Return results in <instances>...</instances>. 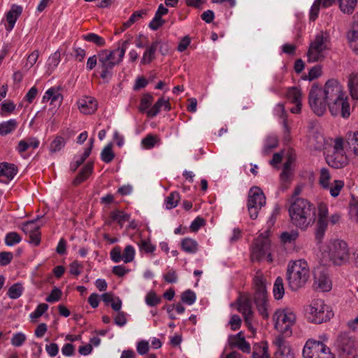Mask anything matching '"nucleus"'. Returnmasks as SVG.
Instances as JSON below:
<instances>
[{"label": "nucleus", "mask_w": 358, "mask_h": 358, "mask_svg": "<svg viewBox=\"0 0 358 358\" xmlns=\"http://www.w3.org/2000/svg\"><path fill=\"white\" fill-rule=\"evenodd\" d=\"M60 52L59 51L55 52L49 57V68L52 70L55 69L60 62Z\"/></svg>", "instance_id": "nucleus-62"}, {"label": "nucleus", "mask_w": 358, "mask_h": 358, "mask_svg": "<svg viewBox=\"0 0 358 358\" xmlns=\"http://www.w3.org/2000/svg\"><path fill=\"white\" fill-rule=\"evenodd\" d=\"M39 57V51L36 50L31 52L27 58V62L24 66V69L25 70H29L37 62V59Z\"/></svg>", "instance_id": "nucleus-50"}, {"label": "nucleus", "mask_w": 358, "mask_h": 358, "mask_svg": "<svg viewBox=\"0 0 358 358\" xmlns=\"http://www.w3.org/2000/svg\"><path fill=\"white\" fill-rule=\"evenodd\" d=\"M48 305L46 303H40L37 306L36 310L30 314L31 319H38L41 317L43 313L48 310Z\"/></svg>", "instance_id": "nucleus-54"}, {"label": "nucleus", "mask_w": 358, "mask_h": 358, "mask_svg": "<svg viewBox=\"0 0 358 358\" xmlns=\"http://www.w3.org/2000/svg\"><path fill=\"white\" fill-rule=\"evenodd\" d=\"M180 199V196L178 192H172L166 199V208L172 209L176 207Z\"/></svg>", "instance_id": "nucleus-41"}, {"label": "nucleus", "mask_w": 358, "mask_h": 358, "mask_svg": "<svg viewBox=\"0 0 358 358\" xmlns=\"http://www.w3.org/2000/svg\"><path fill=\"white\" fill-rule=\"evenodd\" d=\"M329 109L332 115H341L343 118H348L350 115V104L347 97L341 96L329 103Z\"/></svg>", "instance_id": "nucleus-15"}, {"label": "nucleus", "mask_w": 358, "mask_h": 358, "mask_svg": "<svg viewBox=\"0 0 358 358\" xmlns=\"http://www.w3.org/2000/svg\"><path fill=\"white\" fill-rule=\"evenodd\" d=\"M22 240L19 234L15 231L9 232L6 235L5 243L8 246H12L15 244L19 243Z\"/></svg>", "instance_id": "nucleus-46"}, {"label": "nucleus", "mask_w": 358, "mask_h": 358, "mask_svg": "<svg viewBox=\"0 0 358 358\" xmlns=\"http://www.w3.org/2000/svg\"><path fill=\"white\" fill-rule=\"evenodd\" d=\"M164 103V98H159L157 102L154 104V106L150 108L147 111V115L149 117H155L161 110V108L163 107V103Z\"/></svg>", "instance_id": "nucleus-44"}, {"label": "nucleus", "mask_w": 358, "mask_h": 358, "mask_svg": "<svg viewBox=\"0 0 358 358\" xmlns=\"http://www.w3.org/2000/svg\"><path fill=\"white\" fill-rule=\"evenodd\" d=\"M337 346L341 358H355L357 355L358 343L348 334L342 333L338 336Z\"/></svg>", "instance_id": "nucleus-9"}, {"label": "nucleus", "mask_w": 358, "mask_h": 358, "mask_svg": "<svg viewBox=\"0 0 358 358\" xmlns=\"http://www.w3.org/2000/svg\"><path fill=\"white\" fill-rule=\"evenodd\" d=\"M111 259L115 262L118 263L121 260H122V255L121 252V248L118 245L114 247L110 252Z\"/></svg>", "instance_id": "nucleus-64"}, {"label": "nucleus", "mask_w": 358, "mask_h": 358, "mask_svg": "<svg viewBox=\"0 0 358 358\" xmlns=\"http://www.w3.org/2000/svg\"><path fill=\"white\" fill-rule=\"evenodd\" d=\"M248 205L264 206L266 203V197L263 191L258 187H252L248 195Z\"/></svg>", "instance_id": "nucleus-18"}, {"label": "nucleus", "mask_w": 358, "mask_h": 358, "mask_svg": "<svg viewBox=\"0 0 358 358\" xmlns=\"http://www.w3.org/2000/svg\"><path fill=\"white\" fill-rule=\"evenodd\" d=\"M328 164L335 169H341L348 164V157L343 150V139L337 138L335 139L333 150L326 157Z\"/></svg>", "instance_id": "nucleus-10"}, {"label": "nucleus", "mask_w": 358, "mask_h": 358, "mask_svg": "<svg viewBox=\"0 0 358 358\" xmlns=\"http://www.w3.org/2000/svg\"><path fill=\"white\" fill-rule=\"evenodd\" d=\"M348 42L352 51L358 55V34H348Z\"/></svg>", "instance_id": "nucleus-63"}, {"label": "nucleus", "mask_w": 358, "mask_h": 358, "mask_svg": "<svg viewBox=\"0 0 358 358\" xmlns=\"http://www.w3.org/2000/svg\"><path fill=\"white\" fill-rule=\"evenodd\" d=\"M160 43V41L157 40L152 42V44L147 48V50L145 51L143 55L141 64H150L155 58V54Z\"/></svg>", "instance_id": "nucleus-26"}, {"label": "nucleus", "mask_w": 358, "mask_h": 358, "mask_svg": "<svg viewBox=\"0 0 358 358\" xmlns=\"http://www.w3.org/2000/svg\"><path fill=\"white\" fill-rule=\"evenodd\" d=\"M17 126L18 122L15 119L2 122L0 123V135L4 136L11 134L17 129Z\"/></svg>", "instance_id": "nucleus-27"}, {"label": "nucleus", "mask_w": 358, "mask_h": 358, "mask_svg": "<svg viewBox=\"0 0 358 358\" xmlns=\"http://www.w3.org/2000/svg\"><path fill=\"white\" fill-rule=\"evenodd\" d=\"M146 15V11L141 10L135 11L129 18V20L124 22V28L130 27L134 22L138 19L143 17V15Z\"/></svg>", "instance_id": "nucleus-51"}, {"label": "nucleus", "mask_w": 358, "mask_h": 358, "mask_svg": "<svg viewBox=\"0 0 358 358\" xmlns=\"http://www.w3.org/2000/svg\"><path fill=\"white\" fill-rule=\"evenodd\" d=\"M152 101L153 96H152V94L149 93L145 94L141 99L139 110L142 113H144L145 111L147 112V110L150 106Z\"/></svg>", "instance_id": "nucleus-43"}, {"label": "nucleus", "mask_w": 358, "mask_h": 358, "mask_svg": "<svg viewBox=\"0 0 358 358\" xmlns=\"http://www.w3.org/2000/svg\"><path fill=\"white\" fill-rule=\"evenodd\" d=\"M327 38L323 35L317 34L315 40L310 43L308 52V62H315L324 59V51L327 50Z\"/></svg>", "instance_id": "nucleus-13"}, {"label": "nucleus", "mask_w": 358, "mask_h": 358, "mask_svg": "<svg viewBox=\"0 0 358 358\" xmlns=\"http://www.w3.org/2000/svg\"><path fill=\"white\" fill-rule=\"evenodd\" d=\"M323 258H327L334 265L345 264L350 257L348 245L346 242L339 239L331 241L322 252Z\"/></svg>", "instance_id": "nucleus-4"}, {"label": "nucleus", "mask_w": 358, "mask_h": 358, "mask_svg": "<svg viewBox=\"0 0 358 358\" xmlns=\"http://www.w3.org/2000/svg\"><path fill=\"white\" fill-rule=\"evenodd\" d=\"M285 96L293 103L301 101V92L296 87L288 88Z\"/></svg>", "instance_id": "nucleus-34"}, {"label": "nucleus", "mask_w": 358, "mask_h": 358, "mask_svg": "<svg viewBox=\"0 0 358 358\" xmlns=\"http://www.w3.org/2000/svg\"><path fill=\"white\" fill-rule=\"evenodd\" d=\"M331 176L327 169L323 168L320 171L319 184L323 189H328L329 187V180Z\"/></svg>", "instance_id": "nucleus-40"}, {"label": "nucleus", "mask_w": 358, "mask_h": 358, "mask_svg": "<svg viewBox=\"0 0 358 358\" xmlns=\"http://www.w3.org/2000/svg\"><path fill=\"white\" fill-rule=\"evenodd\" d=\"M181 248L185 252L194 254L198 250V243L192 238H185L181 241Z\"/></svg>", "instance_id": "nucleus-30"}, {"label": "nucleus", "mask_w": 358, "mask_h": 358, "mask_svg": "<svg viewBox=\"0 0 358 358\" xmlns=\"http://www.w3.org/2000/svg\"><path fill=\"white\" fill-rule=\"evenodd\" d=\"M110 217L113 221L117 222L120 226H122L123 224L129 221V215L118 210L111 212Z\"/></svg>", "instance_id": "nucleus-37"}, {"label": "nucleus", "mask_w": 358, "mask_h": 358, "mask_svg": "<svg viewBox=\"0 0 358 358\" xmlns=\"http://www.w3.org/2000/svg\"><path fill=\"white\" fill-rule=\"evenodd\" d=\"M135 256V250L132 245H128L125 247L122 253V260L124 263L132 262Z\"/></svg>", "instance_id": "nucleus-48"}, {"label": "nucleus", "mask_w": 358, "mask_h": 358, "mask_svg": "<svg viewBox=\"0 0 358 358\" xmlns=\"http://www.w3.org/2000/svg\"><path fill=\"white\" fill-rule=\"evenodd\" d=\"M158 138L152 134L147 135L142 139V145L147 149L152 148L158 141Z\"/></svg>", "instance_id": "nucleus-52"}, {"label": "nucleus", "mask_w": 358, "mask_h": 358, "mask_svg": "<svg viewBox=\"0 0 358 358\" xmlns=\"http://www.w3.org/2000/svg\"><path fill=\"white\" fill-rule=\"evenodd\" d=\"M344 187V182L343 180H334V182L330 185L328 189H329L330 194L333 197H336L339 195L341 190Z\"/></svg>", "instance_id": "nucleus-45"}, {"label": "nucleus", "mask_w": 358, "mask_h": 358, "mask_svg": "<svg viewBox=\"0 0 358 358\" xmlns=\"http://www.w3.org/2000/svg\"><path fill=\"white\" fill-rule=\"evenodd\" d=\"M282 351H276L275 358H294V353L290 347H283Z\"/></svg>", "instance_id": "nucleus-59"}, {"label": "nucleus", "mask_w": 358, "mask_h": 358, "mask_svg": "<svg viewBox=\"0 0 358 358\" xmlns=\"http://www.w3.org/2000/svg\"><path fill=\"white\" fill-rule=\"evenodd\" d=\"M275 328L281 334H290V328L293 325L296 317L293 313H287L285 310L278 309L273 316Z\"/></svg>", "instance_id": "nucleus-12"}, {"label": "nucleus", "mask_w": 358, "mask_h": 358, "mask_svg": "<svg viewBox=\"0 0 358 358\" xmlns=\"http://www.w3.org/2000/svg\"><path fill=\"white\" fill-rule=\"evenodd\" d=\"M116 50H101L98 52L99 69H101L100 77L106 82L112 78L113 69L118 65L122 60L115 59Z\"/></svg>", "instance_id": "nucleus-5"}, {"label": "nucleus", "mask_w": 358, "mask_h": 358, "mask_svg": "<svg viewBox=\"0 0 358 358\" xmlns=\"http://www.w3.org/2000/svg\"><path fill=\"white\" fill-rule=\"evenodd\" d=\"M50 101L51 104L59 106L63 101V95L59 92V87H50L43 96V101Z\"/></svg>", "instance_id": "nucleus-20"}, {"label": "nucleus", "mask_w": 358, "mask_h": 358, "mask_svg": "<svg viewBox=\"0 0 358 358\" xmlns=\"http://www.w3.org/2000/svg\"><path fill=\"white\" fill-rule=\"evenodd\" d=\"M196 299V294L191 289H187L181 294V301L185 304L192 305Z\"/></svg>", "instance_id": "nucleus-42"}, {"label": "nucleus", "mask_w": 358, "mask_h": 358, "mask_svg": "<svg viewBox=\"0 0 358 358\" xmlns=\"http://www.w3.org/2000/svg\"><path fill=\"white\" fill-rule=\"evenodd\" d=\"M252 289L254 290V303L259 313L263 318H268L266 280L259 271L256 273L252 279Z\"/></svg>", "instance_id": "nucleus-3"}, {"label": "nucleus", "mask_w": 358, "mask_h": 358, "mask_svg": "<svg viewBox=\"0 0 358 358\" xmlns=\"http://www.w3.org/2000/svg\"><path fill=\"white\" fill-rule=\"evenodd\" d=\"M78 104L80 112L84 114H92L97 109L96 101L91 97L80 101Z\"/></svg>", "instance_id": "nucleus-24"}, {"label": "nucleus", "mask_w": 358, "mask_h": 358, "mask_svg": "<svg viewBox=\"0 0 358 358\" xmlns=\"http://www.w3.org/2000/svg\"><path fill=\"white\" fill-rule=\"evenodd\" d=\"M348 87L352 98L354 100H358V73H351L350 75Z\"/></svg>", "instance_id": "nucleus-29"}, {"label": "nucleus", "mask_w": 358, "mask_h": 358, "mask_svg": "<svg viewBox=\"0 0 358 358\" xmlns=\"http://www.w3.org/2000/svg\"><path fill=\"white\" fill-rule=\"evenodd\" d=\"M62 292L59 288L55 287L50 294L46 297L45 300L48 303H54L58 301L62 296Z\"/></svg>", "instance_id": "nucleus-55"}, {"label": "nucleus", "mask_w": 358, "mask_h": 358, "mask_svg": "<svg viewBox=\"0 0 358 358\" xmlns=\"http://www.w3.org/2000/svg\"><path fill=\"white\" fill-rule=\"evenodd\" d=\"M322 75V68L320 65H316L310 69L309 71L308 75L305 76L303 79H308L309 80H313L315 78H317Z\"/></svg>", "instance_id": "nucleus-57"}, {"label": "nucleus", "mask_w": 358, "mask_h": 358, "mask_svg": "<svg viewBox=\"0 0 358 358\" xmlns=\"http://www.w3.org/2000/svg\"><path fill=\"white\" fill-rule=\"evenodd\" d=\"M146 303L152 307L161 302V298L157 296L155 292H150L145 297Z\"/></svg>", "instance_id": "nucleus-56"}, {"label": "nucleus", "mask_w": 358, "mask_h": 358, "mask_svg": "<svg viewBox=\"0 0 358 358\" xmlns=\"http://www.w3.org/2000/svg\"><path fill=\"white\" fill-rule=\"evenodd\" d=\"M164 23L165 21L162 17L155 13L154 18L151 20L148 26L152 30L156 31Z\"/></svg>", "instance_id": "nucleus-60"}, {"label": "nucleus", "mask_w": 358, "mask_h": 358, "mask_svg": "<svg viewBox=\"0 0 358 358\" xmlns=\"http://www.w3.org/2000/svg\"><path fill=\"white\" fill-rule=\"evenodd\" d=\"M231 306L236 308L242 314L243 322H246V295L244 293H240L236 301L232 303Z\"/></svg>", "instance_id": "nucleus-28"}, {"label": "nucleus", "mask_w": 358, "mask_h": 358, "mask_svg": "<svg viewBox=\"0 0 358 358\" xmlns=\"http://www.w3.org/2000/svg\"><path fill=\"white\" fill-rule=\"evenodd\" d=\"M115 158V153L112 150V145H107L101 152V159L105 163L111 162Z\"/></svg>", "instance_id": "nucleus-39"}, {"label": "nucleus", "mask_w": 358, "mask_h": 358, "mask_svg": "<svg viewBox=\"0 0 358 358\" xmlns=\"http://www.w3.org/2000/svg\"><path fill=\"white\" fill-rule=\"evenodd\" d=\"M36 220L27 221L22 228L25 234H29L30 241L29 243L35 245H38L41 243V233L39 227L35 224Z\"/></svg>", "instance_id": "nucleus-16"}, {"label": "nucleus", "mask_w": 358, "mask_h": 358, "mask_svg": "<svg viewBox=\"0 0 358 358\" xmlns=\"http://www.w3.org/2000/svg\"><path fill=\"white\" fill-rule=\"evenodd\" d=\"M22 285L20 283L17 282L9 287L7 294L10 299H17L22 294Z\"/></svg>", "instance_id": "nucleus-38"}, {"label": "nucleus", "mask_w": 358, "mask_h": 358, "mask_svg": "<svg viewBox=\"0 0 358 358\" xmlns=\"http://www.w3.org/2000/svg\"><path fill=\"white\" fill-rule=\"evenodd\" d=\"M230 348H238L243 352H246V340L243 331H240L236 335H231L228 338Z\"/></svg>", "instance_id": "nucleus-22"}, {"label": "nucleus", "mask_w": 358, "mask_h": 358, "mask_svg": "<svg viewBox=\"0 0 358 358\" xmlns=\"http://www.w3.org/2000/svg\"><path fill=\"white\" fill-rule=\"evenodd\" d=\"M94 169V162H87L81 169L80 171L76 176V177L73 180V185L74 186H78L85 180H86L89 176L92 173Z\"/></svg>", "instance_id": "nucleus-23"}, {"label": "nucleus", "mask_w": 358, "mask_h": 358, "mask_svg": "<svg viewBox=\"0 0 358 358\" xmlns=\"http://www.w3.org/2000/svg\"><path fill=\"white\" fill-rule=\"evenodd\" d=\"M304 358H334L329 348L323 342L309 339L303 350Z\"/></svg>", "instance_id": "nucleus-7"}, {"label": "nucleus", "mask_w": 358, "mask_h": 358, "mask_svg": "<svg viewBox=\"0 0 358 358\" xmlns=\"http://www.w3.org/2000/svg\"><path fill=\"white\" fill-rule=\"evenodd\" d=\"M308 320L315 324H321L329 320L334 315L330 308L324 303L322 299L313 301L309 306Z\"/></svg>", "instance_id": "nucleus-6"}, {"label": "nucleus", "mask_w": 358, "mask_h": 358, "mask_svg": "<svg viewBox=\"0 0 358 358\" xmlns=\"http://www.w3.org/2000/svg\"><path fill=\"white\" fill-rule=\"evenodd\" d=\"M320 93L323 94L324 99H327L329 102L339 98L341 96H345L342 85L336 79L328 80L324 88H322V92Z\"/></svg>", "instance_id": "nucleus-14"}, {"label": "nucleus", "mask_w": 358, "mask_h": 358, "mask_svg": "<svg viewBox=\"0 0 358 358\" xmlns=\"http://www.w3.org/2000/svg\"><path fill=\"white\" fill-rule=\"evenodd\" d=\"M273 293L274 298L277 300L282 299L285 294V288L283 280L281 277L278 276L274 282Z\"/></svg>", "instance_id": "nucleus-31"}, {"label": "nucleus", "mask_w": 358, "mask_h": 358, "mask_svg": "<svg viewBox=\"0 0 358 358\" xmlns=\"http://www.w3.org/2000/svg\"><path fill=\"white\" fill-rule=\"evenodd\" d=\"M327 220H322V218H318L317 222V229L315 231V238L318 243L322 241L327 228Z\"/></svg>", "instance_id": "nucleus-33"}, {"label": "nucleus", "mask_w": 358, "mask_h": 358, "mask_svg": "<svg viewBox=\"0 0 358 358\" xmlns=\"http://www.w3.org/2000/svg\"><path fill=\"white\" fill-rule=\"evenodd\" d=\"M358 0H338L340 10L346 14H352Z\"/></svg>", "instance_id": "nucleus-32"}, {"label": "nucleus", "mask_w": 358, "mask_h": 358, "mask_svg": "<svg viewBox=\"0 0 358 358\" xmlns=\"http://www.w3.org/2000/svg\"><path fill=\"white\" fill-rule=\"evenodd\" d=\"M271 250V241L268 238V231L261 234L255 238L253 243L250 260L252 262H260L265 257L267 252Z\"/></svg>", "instance_id": "nucleus-11"}, {"label": "nucleus", "mask_w": 358, "mask_h": 358, "mask_svg": "<svg viewBox=\"0 0 358 358\" xmlns=\"http://www.w3.org/2000/svg\"><path fill=\"white\" fill-rule=\"evenodd\" d=\"M15 104L11 101H4L0 104V115L4 116L12 113L15 109Z\"/></svg>", "instance_id": "nucleus-47"}, {"label": "nucleus", "mask_w": 358, "mask_h": 358, "mask_svg": "<svg viewBox=\"0 0 358 358\" xmlns=\"http://www.w3.org/2000/svg\"><path fill=\"white\" fill-rule=\"evenodd\" d=\"M18 172L17 166L11 163H0V182L7 183L13 179Z\"/></svg>", "instance_id": "nucleus-17"}, {"label": "nucleus", "mask_w": 358, "mask_h": 358, "mask_svg": "<svg viewBox=\"0 0 358 358\" xmlns=\"http://www.w3.org/2000/svg\"><path fill=\"white\" fill-rule=\"evenodd\" d=\"M13 255L11 252H0V266L8 265L13 260Z\"/></svg>", "instance_id": "nucleus-58"}, {"label": "nucleus", "mask_w": 358, "mask_h": 358, "mask_svg": "<svg viewBox=\"0 0 358 358\" xmlns=\"http://www.w3.org/2000/svg\"><path fill=\"white\" fill-rule=\"evenodd\" d=\"M83 40L94 43L98 47H103L106 45L104 38L94 33H89L83 36Z\"/></svg>", "instance_id": "nucleus-35"}, {"label": "nucleus", "mask_w": 358, "mask_h": 358, "mask_svg": "<svg viewBox=\"0 0 358 358\" xmlns=\"http://www.w3.org/2000/svg\"><path fill=\"white\" fill-rule=\"evenodd\" d=\"M292 223L302 230H306L315 221V208L309 201L303 198H295L289 208Z\"/></svg>", "instance_id": "nucleus-1"}, {"label": "nucleus", "mask_w": 358, "mask_h": 358, "mask_svg": "<svg viewBox=\"0 0 358 358\" xmlns=\"http://www.w3.org/2000/svg\"><path fill=\"white\" fill-rule=\"evenodd\" d=\"M252 358H270L268 346L266 342H260L253 345Z\"/></svg>", "instance_id": "nucleus-25"}, {"label": "nucleus", "mask_w": 358, "mask_h": 358, "mask_svg": "<svg viewBox=\"0 0 358 358\" xmlns=\"http://www.w3.org/2000/svg\"><path fill=\"white\" fill-rule=\"evenodd\" d=\"M138 246L141 251H143L145 253H152L155 249L156 247L151 243V241L150 239H142L138 243Z\"/></svg>", "instance_id": "nucleus-49"}, {"label": "nucleus", "mask_w": 358, "mask_h": 358, "mask_svg": "<svg viewBox=\"0 0 358 358\" xmlns=\"http://www.w3.org/2000/svg\"><path fill=\"white\" fill-rule=\"evenodd\" d=\"M278 146V138L276 136H268L264 146V150L269 152Z\"/></svg>", "instance_id": "nucleus-61"}, {"label": "nucleus", "mask_w": 358, "mask_h": 358, "mask_svg": "<svg viewBox=\"0 0 358 358\" xmlns=\"http://www.w3.org/2000/svg\"><path fill=\"white\" fill-rule=\"evenodd\" d=\"M320 92H322V87L317 83H314L309 92L308 103L314 113L322 116L325 113L327 106H329V102Z\"/></svg>", "instance_id": "nucleus-8"}, {"label": "nucleus", "mask_w": 358, "mask_h": 358, "mask_svg": "<svg viewBox=\"0 0 358 358\" xmlns=\"http://www.w3.org/2000/svg\"><path fill=\"white\" fill-rule=\"evenodd\" d=\"M313 287L322 292L329 291L331 288V282L328 276L323 272L315 274L314 277Z\"/></svg>", "instance_id": "nucleus-19"}, {"label": "nucleus", "mask_w": 358, "mask_h": 358, "mask_svg": "<svg viewBox=\"0 0 358 358\" xmlns=\"http://www.w3.org/2000/svg\"><path fill=\"white\" fill-rule=\"evenodd\" d=\"M66 141L62 136H57L51 142L49 150L51 154L60 151L64 147Z\"/></svg>", "instance_id": "nucleus-36"}, {"label": "nucleus", "mask_w": 358, "mask_h": 358, "mask_svg": "<svg viewBox=\"0 0 358 358\" xmlns=\"http://www.w3.org/2000/svg\"><path fill=\"white\" fill-rule=\"evenodd\" d=\"M309 278V267L304 259H299L288 264L286 278L288 286L292 291H297L304 287Z\"/></svg>", "instance_id": "nucleus-2"}, {"label": "nucleus", "mask_w": 358, "mask_h": 358, "mask_svg": "<svg viewBox=\"0 0 358 358\" xmlns=\"http://www.w3.org/2000/svg\"><path fill=\"white\" fill-rule=\"evenodd\" d=\"M26 339V336L23 333L18 332L13 334L10 343L15 347H20L25 342Z\"/></svg>", "instance_id": "nucleus-53"}, {"label": "nucleus", "mask_w": 358, "mask_h": 358, "mask_svg": "<svg viewBox=\"0 0 358 358\" xmlns=\"http://www.w3.org/2000/svg\"><path fill=\"white\" fill-rule=\"evenodd\" d=\"M22 13V7L21 6L13 4L11 6L10 10L6 14L7 31H11L13 29L17 18L21 15Z\"/></svg>", "instance_id": "nucleus-21"}]
</instances>
